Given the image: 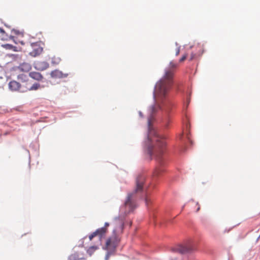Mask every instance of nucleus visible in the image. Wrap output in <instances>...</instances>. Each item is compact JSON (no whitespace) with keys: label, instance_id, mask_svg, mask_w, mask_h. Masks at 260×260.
Returning <instances> with one entry per match:
<instances>
[{"label":"nucleus","instance_id":"39448f33","mask_svg":"<svg viewBox=\"0 0 260 260\" xmlns=\"http://www.w3.org/2000/svg\"><path fill=\"white\" fill-rule=\"evenodd\" d=\"M85 250L81 247L75 250L73 253L70 255L68 260H85Z\"/></svg>","mask_w":260,"mask_h":260},{"label":"nucleus","instance_id":"9d476101","mask_svg":"<svg viewBox=\"0 0 260 260\" xmlns=\"http://www.w3.org/2000/svg\"><path fill=\"white\" fill-rule=\"evenodd\" d=\"M9 88L12 91H19L21 92L22 89L25 88L23 85H21L19 82L15 81H12L9 84Z\"/></svg>","mask_w":260,"mask_h":260},{"label":"nucleus","instance_id":"7ed1b4c3","mask_svg":"<svg viewBox=\"0 0 260 260\" xmlns=\"http://www.w3.org/2000/svg\"><path fill=\"white\" fill-rule=\"evenodd\" d=\"M114 224L115 228L113 231V235L107 239L106 243V249L113 252H115L119 243L118 235L123 232L124 222L120 217H116L114 219Z\"/></svg>","mask_w":260,"mask_h":260},{"label":"nucleus","instance_id":"aec40b11","mask_svg":"<svg viewBox=\"0 0 260 260\" xmlns=\"http://www.w3.org/2000/svg\"><path fill=\"white\" fill-rule=\"evenodd\" d=\"M186 57H187L186 54L183 55L182 57L180 59L179 62H182L184 61L186 59Z\"/></svg>","mask_w":260,"mask_h":260},{"label":"nucleus","instance_id":"b1692460","mask_svg":"<svg viewBox=\"0 0 260 260\" xmlns=\"http://www.w3.org/2000/svg\"><path fill=\"white\" fill-rule=\"evenodd\" d=\"M169 119H167L166 120L164 121V122L165 123V124L166 125V126H168V123H169Z\"/></svg>","mask_w":260,"mask_h":260},{"label":"nucleus","instance_id":"f3484780","mask_svg":"<svg viewBox=\"0 0 260 260\" xmlns=\"http://www.w3.org/2000/svg\"><path fill=\"white\" fill-rule=\"evenodd\" d=\"M145 202L146 206H148L149 203L150 202V200L149 199L148 196H147V192H146L145 198Z\"/></svg>","mask_w":260,"mask_h":260},{"label":"nucleus","instance_id":"f8f14e48","mask_svg":"<svg viewBox=\"0 0 260 260\" xmlns=\"http://www.w3.org/2000/svg\"><path fill=\"white\" fill-rule=\"evenodd\" d=\"M18 69L21 72H28L31 69V66L27 62H23L21 63Z\"/></svg>","mask_w":260,"mask_h":260},{"label":"nucleus","instance_id":"f257e3e1","mask_svg":"<svg viewBox=\"0 0 260 260\" xmlns=\"http://www.w3.org/2000/svg\"><path fill=\"white\" fill-rule=\"evenodd\" d=\"M177 67V63L173 61H171L169 67L165 69L162 77L156 82L153 92L156 105L152 106L151 114L148 119V139L151 142H155V145L148 146L147 153L151 157L150 159L153 156L160 166L163 164V156L166 150V143L164 138L158 135L151 126L153 119L152 114L157 109L161 108L160 103H163L167 99L174 83V75Z\"/></svg>","mask_w":260,"mask_h":260},{"label":"nucleus","instance_id":"6ab92c4d","mask_svg":"<svg viewBox=\"0 0 260 260\" xmlns=\"http://www.w3.org/2000/svg\"><path fill=\"white\" fill-rule=\"evenodd\" d=\"M177 47L175 50V55L176 56H178L179 54L180 53V46H178L177 44H176Z\"/></svg>","mask_w":260,"mask_h":260},{"label":"nucleus","instance_id":"f03ea898","mask_svg":"<svg viewBox=\"0 0 260 260\" xmlns=\"http://www.w3.org/2000/svg\"><path fill=\"white\" fill-rule=\"evenodd\" d=\"M145 181V177L139 175L136 178V187L133 192L128 193L124 203V213L128 214L132 212L137 207L136 193L142 191L144 184Z\"/></svg>","mask_w":260,"mask_h":260},{"label":"nucleus","instance_id":"ddd939ff","mask_svg":"<svg viewBox=\"0 0 260 260\" xmlns=\"http://www.w3.org/2000/svg\"><path fill=\"white\" fill-rule=\"evenodd\" d=\"M29 76L31 78L38 81H42L44 78L43 75L41 73L37 72H30L29 73Z\"/></svg>","mask_w":260,"mask_h":260},{"label":"nucleus","instance_id":"1a4fd4ad","mask_svg":"<svg viewBox=\"0 0 260 260\" xmlns=\"http://www.w3.org/2000/svg\"><path fill=\"white\" fill-rule=\"evenodd\" d=\"M49 67V63L45 61H37L34 63V68L38 71H44Z\"/></svg>","mask_w":260,"mask_h":260},{"label":"nucleus","instance_id":"2eb2a0df","mask_svg":"<svg viewBox=\"0 0 260 260\" xmlns=\"http://www.w3.org/2000/svg\"><path fill=\"white\" fill-rule=\"evenodd\" d=\"M98 248V246H92L90 247L87 250V252L91 255L92 253L94 252L96 250H97Z\"/></svg>","mask_w":260,"mask_h":260},{"label":"nucleus","instance_id":"bb28decb","mask_svg":"<svg viewBox=\"0 0 260 260\" xmlns=\"http://www.w3.org/2000/svg\"><path fill=\"white\" fill-rule=\"evenodd\" d=\"M20 43H21V44L22 45H24V43L22 41H21V42H20Z\"/></svg>","mask_w":260,"mask_h":260},{"label":"nucleus","instance_id":"dca6fc26","mask_svg":"<svg viewBox=\"0 0 260 260\" xmlns=\"http://www.w3.org/2000/svg\"><path fill=\"white\" fill-rule=\"evenodd\" d=\"M163 172V170L162 169H161L160 167H158L154 171V173H153V175L154 176H159L161 173V172Z\"/></svg>","mask_w":260,"mask_h":260},{"label":"nucleus","instance_id":"4468645a","mask_svg":"<svg viewBox=\"0 0 260 260\" xmlns=\"http://www.w3.org/2000/svg\"><path fill=\"white\" fill-rule=\"evenodd\" d=\"M18 79L21 81L22 84L21 85H23V87L27 86V83H29L28 78L25 74H21L19 75L18 76Z\"/></svg>","mask_w":260,"mask_h":260},{"label":"nucleus","instance_id":"a878e982","mask_svg":"<svg viewBox=\"0 0 260 260\" xmlns=\"http://www.w3.org/2000/svg\"><path fill=\"white\" fill-rule=\"evenodd\" d=\"M0 30H1V32H4V30L3 29H1Z\"/></svg>","mask_w":260,"mask_h":260},{"label":"nucleus","instance_id":"a211bd4d","mask_svg":"<svg viewBox=\"0 0 260 260\" xmlns=\"http://www.w3.org/2000/svg\"><path fill=\"white\" fill-rule=\"evenodd\" d=\"M114 252H111V251H108L107 252V254L106 255V256H105V260H108L109 258V257L110 256V255H111L112 254H114Z\"/></svg>","mask_w":260,"mask_h":260},{"label":"nucleus","instance_id":"423d86ee","mask_svg":"<svg viewBox=\"0 0 260 260\" xmlns=\"http://www.w3.org/2000/svg\"><path fill=\"white\" fill-rule=\"evenodd\" d=\"M194 248L191 245H179L176 247H175L173 249V251L175 252H178L181 254H185L189 252H190L192 250H193Z\"/></svg>","mask_w":260,"mask_h":260},{"label":"nucleus","instance_id":"cd10ccee","mask_svg":"<svg viewBox=\"0 0 260 260\" xmlns=\"http://www.w3.org/2000/svg\"><path fill=\"white\" fill-rule=\"evenodd\" d=\"M139 114H140V115L141 116H142V113H141V112L139 113Z\"/></svg>","mask_w":260,"mask_h":260},{"label":"nucleus","instance_id":"20e7f679","mask_svg":"<svg viewBox=\"0 0 260 260\" xmlns=\"http://www.w3.org/2000/svg\"><path fill=\"white\" fill-rule=\"evenodd\" d=\"M44 44L42 42H37L31 44L32 50L29 52V54L32 57H36L40 55L43 51Z\"/></svg>","mask_w":260,"mask_h":260},{"label":"nucleus","instance_id":"393cba45","mask_svg":"<svg viewBox=\"0 0 260 260\" xmlns=\"http://www.w3.org/2000/svg\"><path fill=\"white\" fill-rule=\"evenodd\" d=\"M109 226V223L108 222H106L105 223V226L104 228H106V229L107 230V228Z\"/></svg>","mask_w":260,"mask_h":260},{"label":"nucleus","instance_id":"6e6552de","mask_svg":"<svg viewBox=\"0 0 260 260\" xmlns=\"http://www.w3.org/2000/svg\"><path fill=\"white\" fill-rule=\"evenodd\" d=\"M50 75L52 78L56 79L66 78L68 76V74L63 73L59 70H55L50 72Z\"/></svg>","mask_w":260,"mask_h":260},{"label":"nucleus","instance_id":"9b49d317","mask_svg":"<svg viewBox=\"0 0 260 260\" xmlns=\"http://www.w3.org/2000/svg\"><path fill=\"white\" fill-rule=\"evenodd\" d=\"M40 87V84L39 83H35L31 85L30 83H27V86H25V88L22 89L21 92H24L27 90H36L38 89Z\"/></svg>","mask_w":260,"mask_h":260},{"label":"nucleus","instance_id":"4be33fe9","mask_svg":"<svg viewBox=\"0 0 260 260\" xmlns=\"http://www.w3.org/2000/svg\"><path fill=\"white\" fill-rule=\"evenodd\" d=\"M196 57V54L192 53L189 57V60H192Z\"/></svg>","mask_w":260,"mask_h":260},{"label":"nucleus","instance_id":"5701e85b","mask_svg":"<svg viewBox=\"0 0 260 260\" xmlns=\"http://www.w3.org/2000/svg\"><path fill=\"white\" fill-rule=\"evenodd\" d=\"M5 46L7 47V48L8 49H12V48H13V46L12 45L6 44L5 45Z\"/></svg>","mask_w":260,"mask_h":260},{"label":"nucleus","instance_id":"412c9836","mask_svg":"<svg viewBox=\"0 0 260 260\" xmlns=\"http://www.w3.org/2000/svg\"><path fill=\"white\" fill-rule=\"evenodd\" d=\"M196 207H197L196 212H198L200 210V206L198 202L195 203Z\"/></svg>","mask_w":260,"mask_h":260},{"label":"nucleus","instance_id":"0eeeda50","mask_svg":"<svg viewBox=\"0 0 260 260\" xmlns=\"http://www.w3.org/2000/svg\"><path fill=\"white\" fill-rule=\"evenodd\" d=\"M106 228H101L97 229L95 232L89 235V239L91 241L95 236H99L101 239L107 233Z\"/></svg>","mask_w":260,"mask_h":260}]
</instances>
